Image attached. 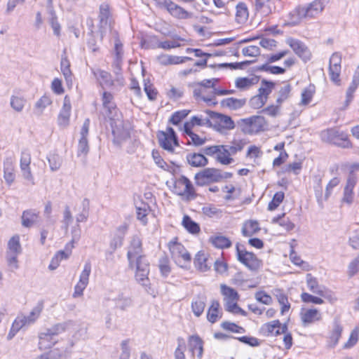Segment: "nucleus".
<instances>
[{"mask_svg": "<svg viewBox=\"0 0 359 359\" xmlns=\"http://www.w3.org/2000/svg\"><path fill=\"white\" fill-rule=\"evenodd\" d=\"M142 240L137 236L133 237L127 252V258L130 268L135 267V277L142 286L149 285V262L143 254Z\"/></svg>", "mask_w": 359, "mask_h": 359, "instance_id": "1", "label": "nucleus"}, {"mask_svg": "<svg viewBox=\"0 0 359 359\" xmlns=\"http://www.w3.org/2000/svg\"><path fill=\"white\" fill-rule=\"evenodd\" d=\"M328 0H314L310 4L297 6L290 13V23L295 25L302 19L311 20L317 18L324 10Z\"/></svg>", "mask_w": 359, "mask_h": 359, "instance_id": "2", "label": "nucleus"}, {"mask_svg": "<svg viewBox=\"0 0 359 359\" xmlns=\"http://www.w3.org/2000/svg\"><path fill=\"white\" fill-rule=\"evenodd\" d=\"M65 330V325L59 323L41 332L39 335V348L45 350L51 348L57 341L55 337Z\"/></svg>", "mask_w": 359, "mask_h": 359, "instance_id": "3", "label": "nucleus"}, {"mask_svg": "<svg viewBox=\"0 0 359 359\" xmlns=\"http://www.w3.org/2000/svg\"><path fill=\"white\" fill-rule=\"evenodd\" d=\"M217 79H204L201 82L194 83L190 84L193 88V95L196 100H202L206 102H210L212 100V90L215 86Z\"/></svg>", "mask_w": 359, "mask_h": 359, "instance_id": "4", "label": "nucleus"}, {"mask_svg": "<svg viewBox=\"0 0 359 359\" xmlns=\"http://www.w3.org/2000/svg\"><path fill=\"white\" fill-rule=\"evenodd\" d=\"M173 191L185 201H191L196 198V193L191 182L185 176H180L174 183Z\"/></svg>", "mask_w": 359, "mask_h": 359, "instance_id": "5", "label": "nucleus"}, {"mask_svg": "<svg viewBox=\"0 0 359 359\" xmlns=\"http://www.w3.org/2000/svg\"><path fill=\"white\" fill-rule=\"evenodd\" d=\"M168 247L172 259L177 265L183 266L185 264L191 262L190 254L184 245L177 241V238L169 241Z\"/></svg>", "mask_w": 359, "mask_h": 359, "instance_id": "6", "label": "nucleus"}, {"mask_svg": "<svg viewBox=\"0 0 359 359\" xmlns=\"http://www.w3.org/2000/svg\"><path fill=\"white\" fill-rule=\"evenodd\" d=\"M267 127V122L264 116H252L241 120V128L245 134H255L264 130Z\"/></svg>", "mask_w": 359, "mask_h": 359, "instance_id": "7", "label": "nucleus"}, {"mask_svg": "<svg viewBox=\"0 0 359 359\" xmlns=\"http://www.w3.org/2000/svg\"><path fill=\"white\" fill-rule=\"evenodd\" d=\"M22 252V247L20 242V236H12L7 244L6 261L9 267L12 269H18V256Z\"/></svg>", "mask_w": 359, "mask_h": 359, "instance_id": "8", "label": "nucleus"}, {"mask_svg": "<svg viewBox=\"0 0 359 359\" xmlns=\"http://www.w3.org/2000/svg\"><path fill=\"white\" fill-rule=\"evenodd\" d=\"M205 113L211 119V127L217 131L222 133L224 130H230L235 128V123L230 116L210 110H207Z\"/></svg>", "mask_w": 359, "mask_h": 359, "instance_id": "9", "label": "nucleus"}, {"mask_svg": "<svg viewBox=\"0 0 359 359\" xmlns=\"http://www.w3.org/2000/svg\"><path fill=\"white\" fill-rule=\"evenodd\" d=\"M159 145L170 153H174L175 147L179 146L177 136L172 128L168 127L165 131L157 134Z\"/></svg>", "mask_w": 359, "mask_h": 359, "instance_id": "10", "label": "nucleus"}, {"mask_svg": "<svg viewBox=\"0 0 359 359\" xmlns=\"http://www.w3.org/2000/svg\"><path fill=\"white\" fill-rule=\"evenodd\" d=\"M236 252L238 260L251 271H256L261 267L262 261L252 252L241 249L238 243L236 244Z\"/></svg>", "mask_w": 359, "mask_h": 359, "instance_id": "11", "label": "nucleus"}, {"mask_svg": "<svg viewBox=\"0 0 359 359\" xmlns=\"http://www.w3.org/2000/svg\"><path fill=\"white\" fill-rule=\"evenodd\" d=\"M220 170L214 168H205L195 175V182L198 186H204L211 182L221 181Z\"/></svg>", "mask_w": 359, "mask_h": 359, "instance_id": "12", "label": "nucleus"}, {"mask_svg": "<svg viewBox=\"0 0 359 359\" xmlns=\"http://www.w3.org/2000/svg\"><path fill=\"white\" fill-rule=\"evenodd\" d=\"M322 137L327 142L343 147H348L351 145L347 134L334 128H330L323 132Z\"/></svg>", "mask_w": 359, "mask_h": 359, "instance_id": "13", "label": "nucleus"}, {"mask_svg": "<svg viewBox=\"0 0 359 359\" xmlns=\"http://www.w3.org/2000/svg\"><path fill=\"white\" fill-rule=\"evenodd\" d=\"M90 123V119L86 118L80 132L81 137L78 143L77 156L81 157L83 159H86L89 152L88 135L89 133Z\"/></svg>", "mask_w": 359, "mask_h": 359, "instance_id": "14", "label": "nucleus"}, {"mask_svg": "<svg viewBox=\"0 0 359 359\" xmlns=\"http://www.w3.org/2000/svg\"><path fill=\"white\" fill-rule=\"evenodd\" d=\"M287 327L282 325L278 320H272L262 325L259 332L264 337H274L281 334H285Z\"/></svg>", "mask_w": 359, "mask_h": 359, "instance_id": "15", "label": "nucleus"}, {"mask_svg": "<svg viewBox=\"0 0 359 359\" xmlns=\"http://www.w3.org/2000/svg\"><path fill=\"white\" fill-rule=\"evenodd\" d=\"M341 56L339 53H334L330 58L329 74L331 81L336 85L340 86Z\"/></svg>", "mask_w": 359, "mask_h": 359, "instance_id": "16", "label": "nucleus"}, {"mask_svg": "<svg viewBox=\"0 0 359 359\" xmlns=\"http://www.w3.org/2000/svg\"><path fill=\"white\" fill-rule=\"evenodd\" d=\"M91 263L86 262L83 266L79 282L74 287V297H77L83 294V290L86 289L89 283V276L91 273Z\"/></svg>", "mask_w": 359, "mask_h": 359, "instance_id": "17", "label": "nucleus"}, {"mask_svg": "<svg viewBox=\"0 0 359 359\" xmlns=\"http://www.w3.org/2000/svg\"><path fill=\"white\" fill-rule=\"evenodd\" d=\"M111 126L114 135L113 142L116 145L121 146L123 142L130 138V132L123 127L121 121H112Z\"/></svg>", "mask_w": 359, "mask_h": 359, "instance_id": "18", "label": "nucleus"}, {"mask_svg": "<svg viewBox=\"0 0 359 359\" xmlns=\"http://www.w3.org/2000/svg\"><path fill=\"white\" fill-rule=\"evenodd\" d=\"M142 46L145 48H163L170 50L180 47L181 44L175 40L159 41L156 37H151L149 41H142Z\"/></svg>", "mask_w": 359, "mask_h": 359, "instance_id": "19", "label": "nucleus"}, {"mask_svg": "<svg viewBox=\"0 0 359 359\" xmlns=\"http://www.w3.org/2000/svg\"><path fill=\"white\" fill-rule=\"evenodd\" d=\"M43 310V304H38L34 306L29 314L26 316H18L15 320L18 323L22 328L29 326L33 324L40 316L41 313Z\"/></svg>", "mask_w": 359, "mask_h": 359, "instance_id": "20", "label": "nucleus"}, {"mask_svg": "<svg viewBox=\"0 0 359 359\" xmlns=\"http://www.w3.org/2000/svg\"><path fill=\"white\" fill-rule=\"evenodd\" d=\"M73 346V341H69L67 345L61 348H54L47 354L41 355L39 359H60L67 358L70 355Z\"/></svg>", "mask_w": 359, "mask_h": 359, "instance_id": "21", "label": "nucleus"}, {"mask_svg": "<svg viewBox=\"0 0 359 359\" xmlns=\"http://www.w3.org/2000/svg\"><path fill=\"white\" fill-rule=\"evenodd\" d=\"M92 72L102 88H118L115 79H112L111 75L108 72L96 69H92Z\"/></svg>", "mask_w": 359, "mask_h": 359, "instance_id": "22", "label": "nucleus"}, {"mask_svg": "<svg viewBox=\"0 0 359 359\" xmlns=\"http://www.w3.org/2000/svg\"><path fill=\"white\" fill-rule=\"evenodd\" d=\"M300 318L303 325L308 326L321 320L322 314L317 309H302L300 312Z\"/></svg>", "mask_w": 359, "mask_h": 359, "instance_id": "23", "label": "nucleus"}, {"mask_svg": "<svg viewBox=\"0 0 359 359\" xmlns=\"http://www.w3.org/2000/svg\"><path fill=\"white\" fill-rule=\"evenodd\" d=\"M287 43L292 48L294 52L304 62H307L311 59V53L304 43L293 39L287 40Z\"/></svg>", "mask_w": 359, "mask_h": 359, "instance_id": "24", "label": "nucleus"}, {"mask_svg": "<svg viewBox=\"0 0 359 359\" xmlns=\"http://www.w3.org/2000/svg\"><path fill=\"white\" fill-rule=\"evenodd\" d=\"M71 101L69 97L66 95L63 100V105L57 117V123L61 127H67L69 124V118L71 115Z\"/></svg>", "mask_w": 359, "mask_h": 359, "instance_id": "25", "label": "nucleus"}, {"mask_svg": "<svg viewBox=\"0 0 359 359\" xmlns=\"http://www.w3.org/2000/svg\"><path fill=\"white\" fill-rule=\"evenodd\" d=\"M189 351L194 357L196 354L198 359H201L203 353V341L197 334L191 335L188 339Z\"/></svg>", "mask_w": 359, "mask_h": 359, "instance_id": "26", "label": "nucleus"}, {"mask_svg": "<svg viewBox=\"0 0 359 359\" xmlns=\"http://www.w3.org/2000/svg\"><path fill=\"white\" fill-rule=\"evenodd\" d=\"M213 262L212 259L202 251H199L194 258V266L195 267L201 272H205L210 270L212 264Z\"/></svg>", "mask_w": 359, "mask_h": 359, "instance_id": "27", "label": "nucleus"}, {"mask_svg": "<svg viewBox=\"0 0 359 359\" xmlns=\"http://www.w3.org/2000/svg\"><path fill=\"white\" fill-rule=\"evenodd\" d=\"M4 178L8 185L12 184L15 181V165L12 157H7L4 161Z\"/></svg>", "mask_w": 359, "mask_h": 359, "instance_id": "28", "label": "nucleus"}, {"mask_svg": "<svg viewBox=\"0 0 359 359\" xmlns=\"http://www.w3.org/2000/svg\"><path fill=\"white\" fill-rule=\"evenodd\" d=\"M156 59L159 64L165 66L182 64L187 61L192 60V58L189 57H180L167 54L160 55Z\"/></svg>", "mask_w": 359, "mask_h": 359, "instance_id": "29", "label": "nucleus"}, {"mask_svg": "<svg viewBox=\"0 0 359 359\" xmlns=\"http://www.w3.org/2000/svg\"><path fill=\"white\" fill-rule=\"evenodd\" d=\"M276 1L273 0H255L256 11L262 15H268L273 12H276Z\"/></svg>", "mask_w": 359, "mask_h": 359, "instance_id": "30", "label": "nucleus"}, {"mask_svg": "<svg viewBox=\"0 0 359 359\" xmlns=\"http://www.w3.org/2000/svg\"><path fill=\"white\" fill-rule=\"evenodd\" d=\"M356 184V177L353 174H351L346 182V184L344 187V196L342 198V201L347 204H351L353 201V190Z\"/></svg>", "mask_w": 359, "mask_h": 359, "instance_id": "31", "label": "nucleus"}, {"mask_svg": "<svg viewBox=\"0 0 359 359\" xmlns=\"http://www.w3.org/2000/svg\"><path fill=\"white\" fill-rule=\"evenodd\" d=\"M259 81V77L255 75H251L248 77H238L235 81V86L240 90H247L258 83Z\"/></svg>", "mask_w": 359, "mask_h": 359, "instance_id": "32", "label": "nucleus"}, {"mask_svg": "<svg viewBox=\"0 0 359 359\" xmlns=\"http://www.w3.org/2000/svg\"><path fill=\"white\" fill-rule=\"evenodd\" d=\"M111 16L110 8L107 4L103 3L100 6V29L101 33L107 27L109 20Z\"/></svg>", "mask_w": 359, "mask_h": 359, "instance_id": "33", "label": "nucleus"}, {"mask_svg": "<svg viewBox=\"0 0 359 359\" xmlns=\"http://www.w3.org/2000/svg\"><path fill=\"white\" fill-rule=\"evenodd\" d=\"M102 105L105 109L107 110V116L109 118L112 119V116L114 114L116 113V107L113 102L114 96L109 93L104 91L102 94Z\"/></svg>", "mask_w": 359, "mask_h": 359, "instance_id": "34", "label": "nucleus"}, {"mask_svg": "<svg viewBox=\"0 0 359 359\" xmlns=\"http://www.w3.org/2000/svg\"><path fill=\"white\" fill-rule=\"evenodd\" d=\"M39 212L35 210H25L22 215V224L25 227H31L36 224L39 219Z\"/></svg>", "mask_w": 359, "mask_h": 359, "instance_id": "35", "label": "nucleus"}, {"mask_svg": "<svg viewBox=\"0 0 359 359\" xmlns=\"http://www.w3.org/2000/svg\"><path fill=\"white\" fill-rule=\"evenodd\" d=\"M194 126H212V121L209 116L208 117H203L201 116H192L190 121L186 122L183 126V130H189L192 129Z\"/></svg>", "mask_w": 359, "mask_h": 359, "instance_id": "36", "label": "nucleus"}, {"mask_svg": "<svg viewBox=\"0 0 359 359\" xmlns=\"http://www.w3.org/2000/svg\"><path fill=\"white\" fill-rule=\"evenodd\" d=\"M206 304V297L204 294H199L194 297L191 302V309L194 314L199 317L204 311Z\"/></svg>", "mask_w": 359, "mask_h": 359, "instance_id": "37", "label": "nucleus"}, {"mask_svg": "<svg viewBox=\"0 0 359 359\" xmlns=\"http://www.w3.org/2000/svg\"><path fill=\"white\" fill-rule=\"evenodd\" d=\"M272 294L276 297L278 303L281 305L280 313L283 315L285 312L288 311L290 308V304L288 302L287 296L285 294L283 290L279 288L273 290Z\"/></svg>", "mask_w": 359, "mask_h": 359, "instance_id": "38", "label": "nucleus"}, {"mask_svg": "<svg viewBox=\"0 0 359 359\" xmlns=\"http://www.w3.org/2000/svg\"><path fill=\"white\" fill-rule=\"evenodd\" d=\"M220 304L217 300H212L207 313V319L211 323H215L222 318V312L219 311Z\"/></svg>", "mask_w": 359, "mask_h": 359, "instance_id": "39", "label": "nucleus"}, {"mask_svg": "<svg viewBox=\"0 0 359 359\" xmlns=\"http://www.w3.org/2000/svg\"><path fill=\"white\" fill-rule=\"evenodd\" d=\"M187 160L192 167H204L208 163V158L203 154L198 153L187 154Z\"/></svg>", "mask_w": 359, "mask_h": 359, "instance_id": "40", "label": "nucleus"}, {"mask_svg": "<svg viewBox=\"0 0 359 359\" xmlns=\"http://www.w3.org/2000/svg\"><path fill=\"white\" fill-rule=\"evenodd\" d=\"M259 224L257 221L249 220L245 222L242 227V234L245 237H250L259 231Z\"/></svg>", "mask_w": 359, "mask_h": 359, "instance_id": "41", "label": "nucleus"}, {"mask_svg": "<svg viewBox=\"0 0 359 359\" xmlns=\"http://www.w3.org/2000/svg\"><path fill=\"white\" fill-rule=\"evenodd\" d=\"M220 151L218 152L215 159L217 162L222 165H229L233 162V158L229 151L228 147L226 145H220Z\"/></svg>", "mask_w": 359, "mask_h": 359, "instance_id": "42", "label": "nucleus"}, {"mask_svg": "<svg viewBox=\"0 0 359 359\" xmlns=\"http://www.w3.org/2000/svg\"><path fill=\"white\" fill-rule=\"evenodd\" d=\"M60 69L68 86L72 84V73L70 69V62L67 56H62L60 62Z\"/></svg>", "mask_w": 359, "mask_h": 359, "instance_id": "43", "label": "nucleus"}, {"mask_svg": "<svg viewBox=\"0 0 359 359\" xmlns=\"http://www.w3.org/2000/svg\"><path fill=\"white\" fill-rule=\"evenodd\" d=\"M249 13L245 4L239 3L236 7V21L238 24H244L248 19Z\"/></svg>", "mask_w": 359, "mask_h": 359, "instance_id": "44", "label": "nucleus"}, {"mask_svg": "<svg viewBox=\"0 0 359 359\" xmlns=\"http://www.w3.org/2000/svg\"><path fill=\"white\" fill-rule=\"evenodd\" d=\"M246 103V99H237L234 97H228L224 99L221 102V104L224 107L236 110L243 107Z\"/></svg>", "mask_w": 359, "mask_h": 359, "instance_id": "45", "label": "nucleus"}, {"mask_svg": "<svg viewBox=\"0 0 359 359\" xmlns=\"http://www.w3.org/2000/svg\"><path fill=\"white\" fill-rule=\"evenodd\" d=\"M52 104L50 97L48 95H43L34 104V114L37 116L43 114L44 109Z\"/></svg>", "mask_w": 359, "mask_h": 359, "instance_id": "46", "label": "nucleus"}, {"mask_svg": "<svg viewBox=\"0 0 359 359\" xmlns=\"http://www.w3.org/2000/svg\"><path fill=\"white\" fill-rule=\"evenodd\" d=\"M182 226L190 233L196 234L201 231L200 226L188 215H184L182 219Z\"/></svg>", "mask_w": 359, "mask_h": 359, "instance_id": "47", "label": "nucleus"}, {"mask_svg": "<svg viewBox=\"0 0 359 359\" xmlns=\"http://www.w3.org/2000/svg\"><path fill=\"white\" fill-rule=\"evenodd\" d=\"M343 330V327L339 321L334 322L333 328L330 336V344L332 346L337 344Z\"/></svg>", "mask_w": 359, "mask_h": 359, "instance_id": "48", "label": "nucleus"}, {"mask_svg": "<svg viewBox=\"0 0 359 359\" xmlns=\"http://www.w3.org/2000/svg\"><path fill=\"white\" fill-rule=\"evenodd\" d=\"M150 211L148 204L141 203L139 206L136 207L137 218L143 225H146L148 222L147 215Z\"/></svg>", "mask_w": 359, "mask_h": 359, "instance_id": "49", "label": "nucleus"}, {"mask_svg": "<svg viewBox=\"0 0 359 359\" xmlns=\"http://www.w3.org/2000/svg\"><path fill=\"white\" fill-rule=\"evenodd\" d=\"M314 180V191L315 196L317 198V201L320 206H323V202L325 200V196L323 195V186H322V180L319 176H315L313 178Z\"/></svg>", "mask_w": 359, "mask_h": 359, "instance_id": "50", "label": "nucleus"}, {"mask_svg": "<svg viewBox=\"0 0 359 359\" xmlns=\"http://www.w3.org/2000/svg\"><path fill=\"white\" fill-rule=\"evenodd\" d=\"M306 283L309 289L312 292L320 296L323 295L324 292L322 287L318 285L317 279L311 274L306 276Z\"/></svg>", "mask_w": 359, "mask_h": 359, "instance_id": "51", "label": "nucleus"}, {"mask_svg": "<svg viewBox=\"0 0 359 359\" xmlns=\"http://www.w3.org/2000/svg\"><path fill=\"white\" fill-rule=\"evenodd\" d=\"M292 90V86L287 83H284V85L280 88L276 102L280 105L283 102L286 101L290 96Z\"/></svg>", "mask_w": 359, "mask_h": 359, "instance_id": "52", "label": "nucleus"}, {"mask_svg": "<svg viewBox=\"0 0 359 359\" xmlns=\"http://www.w3.org/2000/svg\"><path fill=\"white\" fill-rule=\"evenodd\" d=\"M221 292L224 296V302L226 301H238L239 295L238 292L232 287L226 285H221Z\"/></svg>", "mask_w": 359, "mask_h": 359, "instance_id": "53", "label": "nucleus"}, {"mask_svg": "<svg viewBox=\"0 0 359 359\" xmlns=\"http://www.w3.org/2000/svg\"><path fill=\"white\" fill-rule=\"evenodd\" d=\"M50 168L52 171H57L60 169L62 163V157L55 153H50L47 156Z\"/></svg>", "mask_w": 359, "mask_h": 359, "instance_id": "54", "label": "nucleus"}, {"mask_svg": "<svg viewBox=\"0 0 359 359\" xmlns=\"http://www.w3.org/2000/svg\"><path fill=\"white\" fill-rule=\"evenodd\" d=\"M246 144L247 142L244 139H234L231 142L230 144L226 146L228 147L229 153L233 156L237 152L242 151Z\"/></svg>", "mask_w": 359, "mask_h": 359, "instance_id": "55", "label": "nucleus"}, {"mask_svg": "<svg viewBox=\"0 0 359 359\" xmlns=\"http://www.w3.org/2000/svg\"><path fill=\"white\" fill-rule=\"evenodd\" d=\"M116 307L121 311H126L133 305L131 298L119 295L116 299Z\"/></svg>", "mask_w": 359, "mask_h": 359, "instance_id": "56", "label": "nucleus"}, {"mask_svg": "<svg viewBox=\"0 0 359 359\" xmlns=\"http://www.w3.org/2000/svg\"><path fill=\"white\" fill-rule=\"evenodd\" d=\"M190 111L187 109H182L174 112L169 119V122L175 126H178L183 119H184Z\"/></svg>", "mask_w": 359, "mask_h": 359, "instance_id": "57", "label": "nucleus"}, {"mask_svg": "<svg viewBox=\"0 0 359 359\" xmlns=\"http://www.w3.org/2000/svg\"><path fill=\"white\" fill-rule=\"evenodd\" d=\"M275 87V83L272 81H268L266 80H262L261 86L259 88L258 95L266 97L268 100L269 95L272 92V90Z\"/></svg>", "mask_w": 359, "mask_h": 359, "instance_id": "58", "label": "nucleus"}, {"mask_svg": "<svg viewBox=\"0 0 359 359\" xmlns=\"http://www.w3.org/2000/svg\"><path fill=\"white\" fill-rule=\"evenodd\" d=\"M285 214L273 217V223H277L287 231H291L294 228V224L288 219L284 217Z\"/></svg>", "mask_w": 359, "mask_h": 359, "instance_id": "59", "label": "nucleus"}, {"mask_svg": "<svg viewBox=\"0 0 359 359\" xmlns=\"http://www.w3.org/2000/svg\"><path fill=\"white\" fill-rule=\"evenodd\" d=\"M315 93V87L313 86H309L304 88L301 95V104L306 105L311 101L313 96Z\"/></svg>", "mask_w": 359, "mask_h": 359, "instance_id": "60", "label": "nucleus"}, {"mask_svg": "<svg viewBox=\"0 0 359 359\" xmlns=\"http://www.w3.org/2000/svg\"><path fill=\"white\" fill-rule=\"evenodd\" d=\"M82 210L76 216V220L77 223L85 222L87 221L89 215V201L87 199H84L82 202Z\"/></svg>", "mask_w": 359, "mask_h": 359, "instance_id": "61", "label": "nucleus"}, {"mask_svg": "<svg viewBox=\"0 0 359 359\" xmlns=\"http://www.w3.org/2000/svg\"><path fill=\"white\" fill-rule=\"evenodd\" d=\"M257 69L271 74H282L285 72V69L278 66H271L269 64H264L258 67Z\"/></svg>", "mask_w": 359, "mask_h": 359, "instance_id": "62", "label": "nucleus"}, {"mask_svg": "<svg viewBox=\"0 0 359 359\" xmlns=\"http://www.w3.org/2000/svg\"><path fill=\"white\" fill-rule=\"evenodd\" d=\"M186 345L184 339L182 337L177 338V347L176 348L174 357L175 359H186L184 351Z\"/></svg>", "mask_w": 359, "mask_h": 359, "instance_id": "63", "label": "nucleus"}, {"mask_svg": "<svg viewBox=\"0 0 359 359\" xmlns=\"http://www.w3.org/2000/svg\"><path fill=\"white\" fill-rule=\"evenodd\" d=\"M25 103L26 100L22 97L12 96L11 97V106L15 111L18 112L22 111Z\"/></svg>", "mask_w": 359, "mask_h": 359, "instance_id": "64", "label": "nucleus"}]
</instances>
